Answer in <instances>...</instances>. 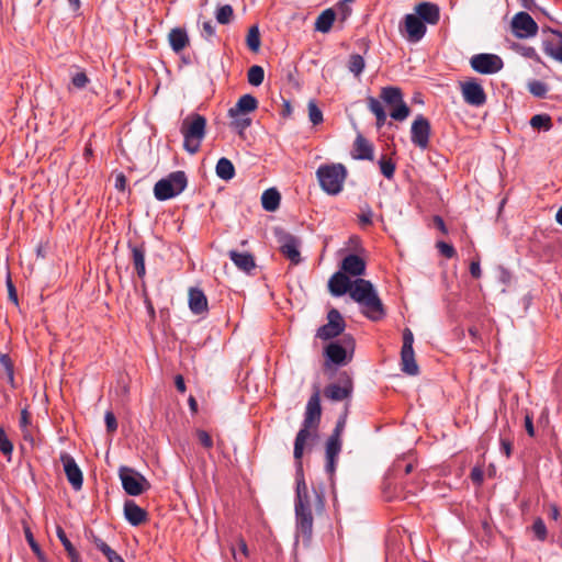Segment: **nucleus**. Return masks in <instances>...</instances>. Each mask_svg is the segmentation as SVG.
<instances>
[{
	"label": "nucleus",
	"instance_id": "7ed1b4c3",
	"mask_svg": "<svg viewBox=\"0 0 562 562\" xmlns=\"http://www.w3.org/2000/svg\"><path fill=\"white\" fill-rule=\"evenodd\" d=\"M180 132L183 136V148L191 155L198 153L205 137V117L198 113L189 114L183 119Z\"/></svg>",
	"mask_w": 562,
	"mask_h": 562
},
{
	"label": "nucleus",
	"instance_id": "aec40b11",
	"mask_svg": "<svg viewBox=\"0 0 562 562\" xmlns=\"http://www.w3.org/2000/svg\"><path fill=\"white\" fill-rule=\"evenodd\" d=\"M189 307L195 315L207 312V299L202 290L198 288H191L189 290Z\"/></svg>",
	"mask_w": 562,
	"mask_h": 562
},
{
	"label": "nucleus",
	"instance_id": "f257e3e1",
	"mask_svg": "<svg viewBox=\"0 0 562 562\" xmlns=\"http://www.w3.org/2000/svg\"><path fill=\"white\" fill-rule=\"evenodd\" d=\"M321 400L318 393H315L310 397L306 404L302 428L297 432L294 441L293 454L297 461L294 504L295 527L296 538L302 539L304 543H308L313 533V513L321 512L324 508V499L322 493L315 490L308 492L300 461L307 443L316 437L317 428L321 422Z\"/></svg>",
	"mask_w": 562,
	"mask_h": 562
},
{
	"label": "nucleus",
	"instance_id": "3c124183",
	"mask_svg": "<svg viewBox=\"0 0 562 562\" xmlns=\"http://www.w3.org/2000/svg\"><path fill=\"white\" fill-rule=\"evenodd\" d=\"M196 437H198L200 443L204 448L211 449L213 447V440H212L211 436L205 430H202V429L196 430Z\"/></svg>",
	"mask_w": 562,
	"mask_h": 562
},
{
	"label": "nucleus",
	"instance_id": "39448f33",
	"mask_svg": "<svg viewBox=\"0 0 562 562\" xmlns=\"http://www.w3.org/2000/svg\"><path fill=\"white\" fill-rule=\"evenodd\" d=\"M188 184L183 171H173L166 178L160 179L154 187V195L158 201L172 199L184 191Z\"/></svg>",
	"mask_w": 562,
	"mask_h": 562
},
{
	"label": "nucleus",
	"instance_id": "393cba45",
	"mask_svg": "<svg viewBox=\"0 0 562 562\" xmlns=\"http://www.w3.org/2000/svg\"><path fill=\"white\" fill-rule=\"evenodd\" d=\"M70 86L69 91L83 90L90 83L88 75L79 67H71L69 70Z\"/></svg>",
	"mask_w": 562,
	"mask_h": 562
},
{
	"label": "nucleus",
	"instance_id": "f8f14e48",
	"mask_svg": "<svg viewBox=\"0 0 562 562\" xmlns=\"http://www.w3.org/2000/svg\"><path fill=\"white\" fill-rule=\"evenodd\" d=\"M425 23L416 14H406L400 31L409 43H418L426 34Z\"/></svg>",
	"mask_w": 562,
	"mask_h": 562
},
{
	"label": "nucleus",
	"instance_id": "69168bd1",
	"mask_svg": "<svg viewBox=\"0 0 562 562\" xmlns=\"http://www.w3.org/2000/svg\"><path fill=\"white\" fill-rule=\"evenodd\" d=\"M30 424V415L26 409L21 412L20 427L24 430Z\"/></svg>",
	"mask_w": 562,
	"mask_h": 562
},
{
	"label": "nucleus",
	"instance_id": "e2e57ef3",
	"mask_svg": "<svg viewBox=\"0 0 562 562\" xmlns=\"http://www.w3.org/2000/svg\"><path fill=\"white\" fill-rule=\"evenodd\" d=\"M471 479L474 483L481 484L483 481V471L480 468H473L471 471Z\"/></svg>",
	"mask_w": 562,
	"mask_h": 562
},
{
	"label": "nucleus",
	"instance_id": "4468645a",
	"mask_svg": "<svg viewBox=\"0 0 562 562\" xmlns=\"http://www.w3.org/2000/svg\"><path fill=\"white\" fill-rule=\"evenodd\" d=\"M59 459L63 464L68 482L70 483L75 491H79L82 487L83 477L82 472L78 467L77 462L67 452H61Z\"/></svg>",
	"mask_w": 562,
	"mask_h": 562
},
{
	"label": "nucleus",
	"instance_id": "a211bd4d",
	"mask_svg": "<svg viewBox=\"0 0 562 562\" xmlns=\"http://www.w3.org/2000/svg\"><path fill=\"white\" fill-rule=\"evenodd\" d=\"M340 271H342L348 277H360L366 271V262L361 257L357 255H348L341 261Z\"/></svg>",
	"mask_w": 562,
	"mask_h": 562
},
{
	"label": "nucleus",
	"instance_id": "423d86ee",
	"mask_svg": "<svg viewBox=\"0 0 562 562\" xmlns=\"http://www.w3.org/2000/svg\"><path fill=\"white\" fill-rule=\"evenodd\" d=\"M381 100L391 108L390 116L395 121H404L408 117L411 110L403 100V94L397 87H384L380 94Z\"/></svg>",
	"mask_w": 562,
	"mask_h": 562
},
{
	"label": "nucleus",
	"instance_id": "de8ad7c7",
	"mask_svg": "<svg viewBox=\"0 0 562 562\" xmlns=\"http://www.w3.org/2000/svg\"><path fill=\"white\" fill-rule=\"evenodd\" d=\"M532 531L539 540H544L547 537V527L542 519L538 518L532 525Z\"/></svg>",
	"mask_w": 562,
	"mask_h": 562
},
{
	"label": "nucleus",
	"instance_id": "9b49d317",
	"mask_svg": "<svg viewBox=\"0 0 562 562\" xmlns=\"http://www.w3.org/2000/svg\"><path fill=\"white\" fill-rule=\"evenodd\" d=\"M346 327V323L341 314L333 308L327 314V324L318 328L316 337L323 340H328L339 336Z\"/></svg>",
	"mask_w": 562,
	"mask_h": 562
},
{
	"label": "nucleus",
	"instance_id": "0eeeda50",
	"mask_svg": "<svg viewBox=\"0 0 562 562\" xmlns=\"http://www.w3.org/2000/svg\"><path fill=\"white\" fill-rule=\"evenodd\" d=\"M355 349V340L351 336L345 335L339 341L330 342L325 348L328 362L336 366H345L351 360Z\"/></svg>",
	"mask_w": 562,
	"mask_h": 562
},
{
	"label": "nucleus",
	"instance_id": "7c9ffc66",
	"mask_svg": "<svg viewBox=\"0 0 562 562\" xmlns=\"http://www.w3.org/2000/svg\"><path fill=\"white\" fill-rule=\"evenodd\" d=\"M335 21V12L331 9H327L319 14L315 22V29L318 32L327 33Z\"/></svg>",
	"mask_w": 562,
	"mask_h": 562
},
{
	"label": "nucleus",
	"instance_id": "37998d69",
	"mask_svg": "<svg viewBox=\"0 0 562 562\" xmlns=\"http://www.w3.org/2000/svg\"><path fill=\"white\" fill-rule=\"evenodd\" d=\"M528 90L532 95L543 98L548 92V87L540 80H532L528 83Z\"/></svg>",
	"mask_w": 562,
	"mask_h": 562
},
{
	"label": "nucleus",
	"instance_id": "4c0bfd02",
	"mask_svg": "<svg viewBox=\"0 0 562 562\" xmlns=\"http://www.w3.org/2000/svg\"><path fill=\"white\" fill-rule=\"evenodd\" d=\"M248 82L251 86L258 87L262 83L265 79V71L261 66L255 65L251 66L247 74Z\"/></svg>",
	"mask_w": 562,
	"mask_h": 562
},
{
	"label": "nucleus",
	"instance_id": "a878e982",
	"mask_svg": "<svg viewBox=\"0 0 562 562\" xmlns=\"http://www.w3.org/2000/svg\"><path fill=\"white\" fill-rule=\"evenodd\" d=\"M355 158L357 159H373V147L369 140H367L363 136L358 135L355 140Z\"/></svg>",
	"mask_w": 562,
	"mask_h": 562
},
{
	"label": "nucleus",
	"instance_id": "a18cd8bd",
	"mask_svg": "<svg viewBox=\"0 0 562 562\" xmlns=\"http://www.w3.org/2000/svg\"><path fill=\"white\" fill-rule=\"evenodd\" d=\"M308 117L314 125H317L323 121V113L314 101L308 102Z\"/></svg>",
	"mask_w": 562,
	"mask_h": 562
},
{
	"label": "nucleus",
	"instance_id": "49530a36",
	"mask_svg": "<svg viewBox=\"0 0 562 562\" xmlns=\"http://www.w3.org/2000/svg\"><path fill=\"white\" fill-rule=\"evenodd\" d=\"M379 165H380V170L382 172V175L387 178V179H391L393 178L394 176V171H395V165L390 160V159H385L384 157L379 161Z\"/></svg>",
	"mask_w": 562,
	"mask_h": 562
},
{
	"label": "nucleus",
	"instance_id": "bf43d9fd",
	"mask_svg": "<svg viewBox=\"0 0 562 562\" xmlns=\"http://www.w3.org/2000/svg\"><path fill=\"white\" fill-rule=\"evenodd\" d=\"M202 34L204 37L210 38L215 34V27L211 21H204L202 23Z\"/></svg>",
	"mask_w": 562,
	"mask_h": 562
},
{
	"label": "nucleus",
	"instance_id": "b1692460",
	"mask_svg": "<svg viewBox=\"0 0 562 562\" xmlns=\"http://www.w3.org/2000/svg\"><path fill=\"white\" fill-rule=\"evenodd\" d=\"M228 256L234 265L244 272L248 273L256 267L254 257L249 252L231 250Z\"/></svg>",
	"mask_w": 562,
	"mask_h": 562
},
{
	"label": "nucleus",
	"instance_id": "774afa93",
	"mask_svg": "<svg viewBox=\"0 0 562 562\" xmlns=\"http://www.w3.org/2000/svg\"><path fill=\"white\" fill-rule=\"evenodd\" d=\"M106 559L109 560V562H124L122 557L119 555L114 550H112L111 553L106 555Z\"/></svg>",
	"mask_w": 562,
	"mask_h": 562
},
{
	"label": "nucleus",
	"instance_id": "412c9836",
	"mask_svg": "<svg viewBox=\"0 0 562 562\" xmlns=\"http://www.w3.org/2000/svg\"><path fill=\"white\" fill-rule=\"evenodd\" d=\"M125 519L133 526H138L146 520V512L134 501H126L124 504Z\"/></svg>",
	"mask_w": 562,
	"mask_h": 562
},
{
	"label": "nucleus",
	"instance_id": "dca6fc26",
	"mask_svg": "<svg viewBox=\"0 0 562 562\" xmlns=\"http://www.w3.org/2000/svg\"><path fill=\"white\" fill-rule=\"evenodd\" d=\"M278 243L280 245L281 252L288 259H290L293 263L300 262V240L295 236L282 232L278 236Z\"/></svg>",
	"mask_w": 562,
	"mask_h": 562
},
{
	"label": "nucleus",
	"instance_id": "6ab92c4d",
	"mask_svg": "<svg viewBox=\"0 0 562 562\" xmlns=\"http://www.w3.org/2000/svg\"><path fill=\"white\" fill-rule=\"evenodd\" d=\"M415 14L428 24H437L440 18L439 7L430 2H422L415 7Z\"/></svg>",
	"mask_w": 562,
	"mask_h": 562
},
{
	"label": "nucleus",
	"instance_id": "603ef678",
	"mask_svg": "<svg viewBox=\"0 0 562 562\" xmlns=\"http://www.w3.org/2000/svg\"><path fill=\"white\" fill-rule=\"evenodd\" d=\"M25 536H26L27 542H29L31 549L33 550V552L38 557V559L42 562H44V557H43V554H42V552L40 550L38 544L34 540L33 535L31 533V531L26 530Z\"/></svg>",
	"mask_w": 562,
	"mask_h": 562
},
{
	"label": "nucleus",
	"instance_id": "680f3d73",
	"mask_svg": "<svg viewBox=\"0 0 562 562\" xmlns=\"http://www.w3.org/2000/svg\"><path fill=\"white\" fill-rule=\"evenodd\" d=\"M470 273L473 278H480L481 277V266H480V260L476 259V260H473L470 265Z\"/></svg>",
	"mask_w": 562,
	"mask_h": 562
},
{
	"label": "nucleus",
	"instance_id": "f3484780",
	"mask_svg": "<svg viewBox=\"0 0 562 562\" xmlns=\"http://www.w3.org/2000/svg\"><path fill=\"white\" fill-rule=\"evenodd\" d=\"M352 282L353 281L342 271H337L330 277L328 289L334 296H341L346 293H350Z\"/></svg>",
	"mask_w": 562,
	"mask_h": 562
},
{
	"label": "nucleus",
	"instance_id": "864d4df0",
	"mask_svg": "<svg viewBox=\"0 0 562 562\" xmlns=\"http://www.w3.org/2000/svg\"><path fill=\"white\" fill-rule=\"evenodd\" d=\"M517 50L525 57H528V58H531L535 60H539V55H538L537 50L531 46H525V45L518 46Z\"/></svg>",
	"mask_w": 562,
	"mask_h": 562
},
{
	"label": "nucleus",
	"instance_id": "ea45409f",
	"mask_svg": "<svg viewBox=\"0 0 562 562\" xmlns=\"http://www.w3.org/2000/svg\"><path fill=\"white\" fill-rule=\"evenodd\" d=\"M530 125L537 130L549 131L552 126L551 117L547 114L533 115L530 120Z\"/></svg>",
	"mask_w": 562,
	"mask_h": 562
},
{
	"label": "nucleus",
	"instance_id": "2f4dec72",
	"mask_svg": "<svg viewBox=\"0 0 562 562\" xmlns=\"http://www.w3.org/2000/svg\"><path fill=\"white\" fill-rule=\"evenodd\" d=\"M56 533L65 550L67 551L70 562H81L80 554L71 544L61 527H57Z\"/></svg>",
	"mask_w": 562,
	"mask_h": 562
},
{
	"label": "nucleus",
	"instance_id": "f03ea898",
	"mask_svg": "<svg viewBox=\"0 0 562 562\" xmlns=\"http://www.w3.org/2000/svg\"><path fill=\"white\" fill-rule=\"evenodd\" d=\"M349 295L359 304L361 312L369 319L379 321L384 316L382 301L370 281L357 278L352 282Z\"/></svg>",
	"mask_w": 562,
	"mask_h": 562
},
{
	"label": "nucleus",
	"instance_id": "4d7b16f0",
	"mask_svg": "<svg viewBox=\"0 0 562 562\" xmlns=\"http://www.w3.org/2000/svg\"><path fill=\"white\" fill-rule=\"evenodd\" d=\"M104 419H105V425H106L108 431H110V432L115 431L117 428V423H116V418H115L114 414L112 412H106Z\"/></svg>",
	"mask_w": 562,
	"mask_h": 562
},
{
	"label": "nucleus",
	"instance_id": "c9c22d12",
	"mask_svg": "<svg viewBox=\"0 0 562 562\" xmlns=\"http://www.w3.org/2000/svg\"><path fill=\"white\" fill-rule=\"evenodd\" d=\"M341 450V442L338 434H333L326 443V458H338Z\"/></svg>",
	"mask_w": 562,
	"mask_h": 562
},
{
	"label": "nucleus",
	"instance_id": "13d9d810",
	"mask_svg": "<svg viewBox=\"0 0 562 562\" xmlns=\"http://www.w3.org/2000/svg\"><path fill=\"white\" fill-rule=\"evenodd\" d=\"M7 286H8L9 300L16 305L18 304V294H16V290H15L10 277H8V279H7Z\"/></svg>",
	"mask_w": 562,
	"mask_h": 562
},
{
	"label": "nucleus",
	"instance_id": "c756f323",
	"mask_svg": "<svg viewBox=\"0 0 562 562\" xmlns=\"http://www.w3.org/2000/svg\"><path fill=\"white\" fill-rule=\"evenodd\" d=\"M262 207L266 211L273 212L280 204V193L276 189H268L261 196Z\"/></svg>",
	"mask_w": 562,
	"mask_h": 562
},
{
	"label": "nucleus",
	"instance_id": "a19ab883",
	"mask_svg": "<svg viewBox=\"0 0 562 562\" xmlns=\"http://www.w3.org/2000/svg\"><path fill=\"white\" fill-rule=\"evenodd\" d=\"M247 45L251 52H258L260 47V32L258 26L254 25L247 34Z\"/></svg>",
	"mask_w": 562,
	"mask_h": 562
},
{
	"label": "nucleus",
	"instance_id": "f704fd0d",
	"mask_svg": "<svg viewBox=\"0 0 562 562\" xmlns=\"http://www.w3.org/2000/svg\"><path fill=\"white\" fill-rule=\"evenodd\" d=\"M349 389L338 384H330L325 391L326 396L333 401H342L349 396Z\"/></svg>",
	"mask_w": 562,
	"mask_h": 562
},
{
	"label": "nucleus",
	"instance_id": "e433bc0d",
	"mask_svg": "<svg viewBox=\"0 0 562 562\" xmlns=\"http://www.w3.org/2000/svg\"><path fill=\"white\" fill-rule=\"evenodd\" d=\"M364 67H366V63L361 55L353 54L350 56L349 61H348V69L356 77H358L362 74Z\"/></svg>",
	"mask_w": 562,
	"mask_h": 562
},
{
	"label": "nucleus",
	"instance_id": "052dcab7",
	"mask_svg": "<svg viewBox=\"0 0 562 562\" xmlns=\"http://www.w3.org/2000/svg\"><path fill=\"white\" fill-rule=\"evenodd\" d=\"M93 543L105 557L112 551V549L100 538H94Z\"/></svg>",
	"mask_w": 562,
	"mask_h": 562
},
{
	"label": "nucleus",
	"instance_id": "72a5a7b5",
	"mask_svg": "<svg viewBox=\"0 0 562 562\" xmlns=\"http://www.w3.org/2000/svg\"><path fill=\"white\" fill-rule=\"evenodd\" d=\"M368 106L375 115L378 127H381L386 121V113L383 109L382 102L373 97H369Z\"/></svg>",
	"mask_w": 562,
	"mask_h": 562
},
{
	"label": "nucleus",
	"instance_id": "c85d7f7f",
	"mask_svg": "<svg viewBox=\"0 0 562 562\" xmlns=\"http://www.w3.org/2000/svg\"><path fill=\"white\" fill-rule=\"evenodd\" d=\"M216 176L222 180L228 181L235 176V167L232 161L225 157L218 159L216 164Z\"/></svg>",
	"mask_w": 562,
	"mask_h": 562
},
{
	"label": "nucleus",
	"instance_id": "cd10ccee",
	"mask_svg": "<svg viewBox=\"0 0 562 562\" xmlns=\"http://www.w3.org/2000/svg\"><path fill=\"white\" fill-rule=\"evenodd\" d=\"M189 38L186 31L181 29H173L169 33V43L175 52H181L188 44Z\"/></svg>",
	"mask_w": 562,
	"mask_h": 562
},
{
	"label": "nucleus",
	"instance_id": "09e8293b",
	"mask_svg": "<svg viewBox=\"0 0 562 562\" xmlns=\"http://www.w3.org/2000/svg\"><path fill=\"white\" fill-rule=\"evenodd\" d=\"M0 363L3 367V369L5 370V372L9 376V380L12 382L13 381V366H12V362H11V359L9 358V356L0 353Z\"/></svg>",
	"mask_w": 562,
	"mask_h": 562
},
{
	"label": "nucleus",
	"instance_id": "6e6d98bb",
	"mask_svg": "<svg viewBox=\"0 0 562 562\" xmlns=\"http://www.w3.org/2000/svg\"><path fill=\"white\" fill-rule=\"evenodd\" d=\"M372 217H373V212L369 206H367L361 210V214L359 215V221L362 225H370V224H372Z\"/></svg>",
	"mask_w": 562,
	"mask_h": 562
},
{
	"label": "nucleus",
	"instance_id": "79ce46f5",
	"mask_svg": "<svg viewBox=\"0 0 562 562\" xmlns=\"http://www.w3.org/2000/svg\"><path fill=\"white\" fill-rule=\"evenodd\" d=\"M12 451H13V445L10 441V439L8 438L4 429L0 426V452L2 454H4L5 457H8V460L10 461Z\"/></svg>",
	"mask_w": 562,
	"mask_h": 562
},
{
	"label": "nucleus",
	"instance_id": "8fccbe9b",
	"mask_svg": "<svg viewBox=\"0 0 562 562\" xmlns=\"http://www.w3.org/2000/svg\"><path fill=\"white\" fill-rule=\"evenodd\" d=\"M437 248L440 251V254L447 258H452L456 255V249L453 248V246L445 241H438Z\"/></svg>",
	"mask_w": 562,
	"mask_h": 562
},
{
	"label": "nucleus",
	"instance_id": "2eb2a0df",
	"mask_svg": "<svg viewBox=\"0 0 562 562\" xmlns=\"http://www.w3.org/2000/svg\"><path fill=\"white\" fill-rule=\"evenodd\" d=\"M412 142L422 149L427 148L430 135V124L423 115H418L411 128Z\"/></svg>",
	"mask_w": 562,
	"mask_h": 562
},
{
	"label": "nucleus",
	"instance_id": "0e129e2a",
	"mask_svg": "<svg viewBox=\"0 0 562 562\" xmlns=\"http://www.w3.org/2000/svg\"><path fill=\"white\" fill-rule=\"evenodd\" d=\"M337 458H326V472L331 476L335 473Z\"/></svg>",
	"mask_w": 562,
	"mask_h": 562
},
{
	"label": "nucleus",
	"instance_id": "9d476101",
	"mask_svg": "<svg viewBox=\"0 0 562 562\" xmlns=\"http://www.w3.org/2000/svg\"><path fill=\"white\" fill-rule=\"evenodd\" d=\"M510 27L517 38H530L538 33V24L527 12L516 13L512 19Z\"/></svg>",
	"mask_w": 562,
	"mask_h": 562
},
{
	"label": "nucleus",
	"instance_id": "bb28decb",
	"mask_svg": "<svg viewBox=\"0 0 562 562\" xmlns=\"http://www.w3.org/2000/svg\"><path fill=\"white\" fill-rule=\"evenodd\" d=\"M402 371L408 375H416L419 371L415 361L414 349L401 351Z\"/></svg>",
	"mask_w": 562,
	"mask_h": 562
},
{
	"label": "nucleus",
	"instance_id": "5fc2aeb1",
	"mask_svg": "<svg viewBox=\"0 0 562 562\" xmlns=\"http://www.w3.org/2000/svg\"><path fill=\"white\" fill-rule=\"evenodd\" d=\"M414 336L411 329L406 328L403 333V346L402 350L413 349Z\"/></svg>",
	"mask_w": 562,
	"mask_h": 562
},
{
	"label": "nucleus",
	"instance_id": "20e7f679",
	"mask_svg": "<svg viewBox=\"0 0 562 562\" xmlns=\"http://www.w3.org/2000/svg\"><path fill=\"white\" fill-rule=\"evenodd\" d=\"M319 186L329 195H337L342 191L347 178V169L341 164L322 165L316 171Z\"/></svg>",
	"mask_w": 562,
	"mask_h": 562
},
{
	"label": "nucleus",
	"instance_id": "5701e85b",
	"mask_svg": "<svg viewBox=\"0 0 562 562\" xmlns=\"http://www.w3.org/2000/svg\"><path fill=\"white\" fill-rule=\"evenodd\" d=\"M544 53L554 60L562 63V34L557 33L553 37L543 42Z\"/></svg>",
	"mask_w": 562,
	"mask_h": 562
},
{
	"label": "nucleus",
	"instance_id": "338daca9",
	"mask_svg": "<svg viewBox=\"0 0 562 562\" xmlns=\"http://www.w3.org/2000/svg\"><path fill=\"white\" fill-rule=\"evenodd\" d=\"M501 450L505 453V456L508 458L512 452V445L506 439H501Z\"/></svg>",
	"mask_w": 562,
	"mask_h": 562
},
{
	"label": "nucleus",
	"instance_id": "6e6552de",
	"mask_svg": "<svg viewBox=\"0 0 562 562\" xmlns=\"http://www.w3.org/2000/svg\"><path fill=\"white\" fill-rule=\"evenodd\" d=\"M119 477L123 490L131 496H138L150 487L148 480L143 474L128 467L119 469Z\"/></svg>",
	"mask_w": 562,
	"mask_h": 562
},
{
	"label": "nucleus",
	"instance_id": "1a4fd4ad",
	"mask_svg": "<svg viewBox=\"0 0 562 562\" xmlns=\"http://www.w3.org/2000/svg\"><path fill=\"white\" fill-rule=\"evenodd\" d=\"M472 69L482 75H493L504 67L503 59L496 54L480 53L470 58Z\"/></svg>",
	"mask_w": 562,
	"mask_h": 562
},
{
	"label": "nucleus",
	"instance_id": "473e14b6",
	"mask_svg": "<svg viewBox=\"0 0 562 562\" xmlns=\"http://www.w3.org/2000/svg\"><path fill=\"white\" fill-rule=\"evenodd\" d=\"M133 265L139 278L146 273L145 268V250L143 247L134 246L132 248Z\"/></svg>",
	"mask_w": 562,
	"mask_h": 562
},
{
	"label": "nucleus",
	"instance_id": "58836bf2",
	"mask_svg": "<svg viewBox=\"0 0 562 562\" xmlns=\"http://www.w3.org/2000/svg\"><path fill=\"white\" fill-rule=\"evenodd\" d=\"M233 8L229 4H224L217 8L215 18L220 24H228L233 19Z\"/></svg>",
	"mask_w": 562,
	"mask_h": 562
},
{
	"label": "nucleus",
	"instance_id": "c03bdc74",
	"mask_svg": "<svg viewBox=\"0 0 562 562\" xmlns=\"http://www.w3.org/2000/svg\"><path fill=\"white\" fill-rule=\"evenodd\" d=\"M232 125L239 133H243L251 123V120L246 116V114H240L239 116H231Z\"/></svg>",
	"mask_w": 562,
	"mask_h": 562
},
{
	"label": "nucleus",
	"instance_id": "ddd939ff",
	"mask_svg": "<svg viewBox=\"0 0 562 562\" xmlns=\"http://www.w3.org/2000/svg\"><path fill=\"white\" fill-rule=\"evenodd\" d=\"M461 93L463 100L470 105L481 106L486 101L484 89L475 79L461 82Z\"/></svg>",
	"mask_w": 562,
	"mask_h": 562
},
{
	"label": "nucleus",
	"instance_id": "4be33fe9",
	"mask_svg": "<svg viewBox=\"0 0 562 562\" xmlns=\"http://www.w3.org/2000/svg\"><path fill=\"white\" fill-rule=\"evenodd\" d=\"M258 101L251 94H244L240 97L235 104V106L231 108L228 111L229 116H239L240 114H247L257 109Z\"/></svg>",
	"mask_w": 562,
	"mask_h": 562
}]
</instances>
